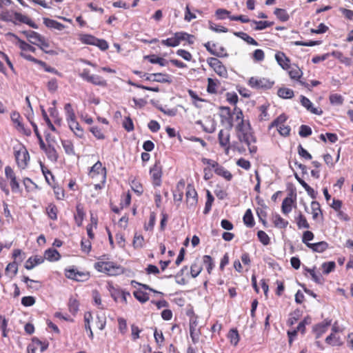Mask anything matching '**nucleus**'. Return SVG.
Listing matches in <instances>:
<instances>
[{
    "label": "nucleus",
    "mask_w": 353,
    "mask_h": 353,
    "mask_svg": "<svg viewBox=\"0 0 353 353\" xmlns=\"http://www.w3.org/2000/svg\"><path fill=\"white\" fill-rule=\"evenodd\" d=\"M95 269L109 276H117L123 272V268L112 261H99L94 264Z\"/></svg>",
    "instance_id": "f257e3e1"
},
{
    "label": "nucleus",
    "mask_w": 353,
    "mask_h": 353,
    "mask_svg": "<svg viewBox=\"0 0 353 353\" xmlns=\"http://www.w3.org/2000/svg\"><path fill=\"white\" fill-rule=\"evenodd\" d=\"M238 138L241 143H245L248 145L250 154L256 152L257 147L252 144L256 143V139L252 130L244 134H238Z\"/></svg>",
    "instance_id": "f03ea898"
},
{
    "label": "nucleus",
    "mask_w": 353,
    "mask_h": 353,
    "mask_svg": "<svg viewBox=\"0 0 353 353\" xmlns=\"http://www.w3.org/2000/svg\"><path fill=\"white\" fill-rule=\"evenodd\" d=\"M207 63L219 76L221 77H228L226 68L218 59L215 57H209L207 59Z\"/></svg>",
    "instance_id": "7ed1b4c3"
},
{
    "label": "nucleus",
    "mask_w": 353,
    "mask_h": 353,
    "mask_svg": "<svg viewBox=\"0 0 353 353\" xmlns=\"http://www.w3.org/2000/svg\"><path fill=\"white\" fill-rule=\"evenodd\" d=\"M150 174L152 179V184L154 187H159L161 185L162 166L160 161L155 162L154 165L150 170Z\"/></svg>",
    "instance_id": "20e7f679"
},
{
    "label": "nucleus",
    "mask_w": 353,
    "mask_h": 353,
    "mask_svg": "<svg viewBox=\"0 0 353 353\" xmlns=\"http://www.w3.org/2000/svg\"><path fill=\"white\" fill-rule=\"evenodd\" d=\"M248 84L255 89H269L272 86L273 82L265 78L251 77L249 79Z\"/></svg>",
    "instance_id": "39448f33"
},
{
    "label": "nucleus",
    "mask_w": 353,
    "mask_h": 353,
    "mask_svg": "<svg viewBox=\"0 0 353 353\" xmlns=\"http://www.w3.org/2000/svg\"><path fill=\"white\" fill-rule=\"evenodd\" d=\"M6 177L10 180V185L13 192H18L20 191V186L14 170L10 166L5 168Z\"/></svg>",
    "instance_id": "423d86ee"
},
{
    "label": "nucleus",
    "mask_w": 353,
    "mask_h": 353,
    "mask_svg": "<svg viewBox=\"0 0 353 353\" xmlns=\"http://www.w3.org/2000/svg\"><path fill=\"white\" fill-rule=\"evenodd\" d=\"M206 50L212 55L218 57H225L228 54L225 52V49L223 46H218L216 43L207 42L204 44Z\"/></svg>",
    "instance_id": "0eeeda50"
},
{
    "label": "nucleus",
    "mask_w": 353,
    "mask_h": 353,
    "mask_svg": "<svg viewBox=\"0 0 353 353\" xmlns=\"http://www.w3.org/2000/svg\"><path fill=\"white\" fill-rule=\"evenodd\" d=\"M65 275L68 279L77 281H83L87 280L89 277V274L88 273L78 271L74 268L66 269Z\"/></svg>",
    "instance_id": "6e6552de"
},
{
    "label": "nucleus",
    "mask_w": 353,
    "mask_h": 353,
    "mask_svg": "<svg viewBox=\"0 0 353 353\" xmlns=\"http://www.w3.org/2000/svg\"><path fill=\"white\" fill-rule=\"evenodd\" d=\"M221 121L226 122L228 125V130H230L233 127V121H234V111L232 112L230 108L228 107H221Z\"/></svg>",
    "instance_id": "1a4fd4ad"
},
{
    "label": "nucleus",
    "mask_w": 353,
    "mask_h": 353,
    "mask_svg": "<svg viewBox=\"0 0 353 353\" xmlns=\"http://www.w3.org/2000/svg\"><path fill=\"white\" fill-rule=\"evenodd\" d=\"M15 158L17 165L19 168L24 169L30 159V156L26 149H23L15 152Z\"/></svg>",
    "instance_id": "9d476101"
},
{
    "label": "nucleus",
    "mask_w": 353,
    "mask_h": 353,
    "mask_svg": "<svg viewBox=\"0 0 353 353\" xmlns=\"http://www.w3.org/2000/svg\"><path fill=\"white\" fill-rule=\"evenodd\" d=\"M66 121L70 129L74 132V134L79 138L83 137V129L81 128L79 123L77 121L76 116L68 118L66 119Z\"/></svg>",
    "instance_id": "9b49d317"
},
{
    "label": "nucleus",
    "mask_w": 353,
    "mask_h": 353,
    "mask_svg": "<svg viewBox=\"0 0 353 353\" xmlns=\"http://www.w3.org/2000/svg\"><path fill=\"white\" fill-rule=\"evenodd\" d=\"M300 102H301V105L304 108H305L307 111L310 112L311 113H312L314 114H316V115H321L323 114L322 110L314 108L313 106V103L306 97L301 95Z\"/></svg>",
    "instance_id": "f8f14e48"
},
{
    "label": "nucleus",
    "mask_w": 353,
    "mask_h": 353,
    "mask_svg": "<svg viewBox=\"0 0 353 353\" xmlns=\"http://www.w3.org/2000/svg\"><path fill=\"white\" fill-rule=\"evenodd\" d=\"M330 325L331 321L328 319H325L321 323L316 325L313 328V331L316 334V338H320L325 332H327Z\"/></svg>",
    "instance_id": "ddd939ff"
},
{
    "label": "nucleus",
    "mask_w": 353,
    "mask_h": 353,
    "mask_svg": "<svg viewBox=\"0 0 353 353\" xmlns=\"http://www.w3.org/2000/svg\"><path fill=\"white\" fill-rule=\"evenodd\" d=\"M186 199L188 205L190 207L194 206L197 203V193L190 184L187 186Z\"/></svg>",
    "instance_id": "4468645a"
},
{
    "label": "nucleus",
    "mask_w": 353,
    "mask_h": 353,
    "mask_svg": "<svg viewBox=\"0 0 353 353\" xmlns=\"http://www.w3.org/2000/svg\"><path fill=\"white\" fill-rule=\"evenodd\" d=\"M181 34H180V32H176L174 33V35L173 37L163 39L161 41V43L162 45L168 46V47L178 46L181 41V39H183V37H180Z\"/></svg>",
    "instance_id": "2eb2a0df"
},
{
    "label": "nucleus",
    "mask_w": 353,
    "mask_h": 353,
    "mask_svg": "<svg viewBox=\"0 0 353 353\" xmlns=\"http://www.w3.org/2000/svg\"><path fill=\"white\" fill-rule=\"evenodd\" d=\"M22 33L28 39L29 41L37 46L40 41L44 38L40 34L32 30L23 31Z\"/></svg>",
    "instance_id": "dca6fc26"
},
{
    "label": "nucleus",
    "mask_w": 353,
    "mask_h": 353,
    "mask_svg": "<svg viewBox=\"0 0 353 353\" xmlns=\"http://www.w3.org/2000/svg\"><path fill=\"white\" fill-rule=\"evenodd\" d=\"M6 36L12 37H14L15 39H17L18 41V43H19V46L22 51H30L32 52H35L36 49L34 47L30 46L26 41L19 39L15 34L12 33V32H8L6 34Z\"/></svg>",
    "instance_id": "f3484780"
},
{
    "label": "nucleus",
    "mask_w": 353,
    "mask_h": 353,
    "mask_svg": "<svg viewBox=\"0 0 353 353\" xmlns=\"http://www.w3.org/2000/svg\"><path fill=\"white\" fill-rule=\"evenodd\" d=\"M295 201L296 196L293 199L291 195L285 198L281 205L282 212L285 214H289L292 210V204L295 202Z\"/></svg>",
    "instance_id": "a211bd4d"
},
{
    "label": "nucleus",
    "mask_w": 353,
    "mask_h": 353,
    "mask_svg": "<svg viewBox=\"0 0 353 353\" xmlns=\"http://www.w3.org/2000/svg\"><path fill=\"white\" fill-rule=\"evenodd\" d=\"M275 59L279 65L284 70H288L290 67V59L282 52H278L275 54Z\"/></svg>",
    "instance_id": "6ab92c4d"
},
{
    "label": "nucleus",
    "mask_w": 353,
    "mask_h": 353,
    "mask_svg": "<svg viewBox=\"0 0 353 353\" xmlns=\"http://www.w3.org/2000/svg\"><path fill=\"white\" fill-rule=\"evenodd\" d=\"M44 261V259L41 256H34L30 257L26 262L25 268L27 270H32L36 265L42 263Z\"/></svg>",
    "instance_id": "aec40b11"
},
{
    "label": "nucleus",
    "mask_w": 353,
    "mask_h": 353,
    "mask_svg": "<svg viewBox=\"0 0 353 353\" xmlns=\"http://www.w3.org/2000/svg\"><path fill=\"white\" fill-rule=\"evenodd\" d=\"M219 143L221 147H227L228 150L229 143H230V133L228 132L221 130L218 134Z\"/></svg>",
    "instance_id": "412c9836"
},
{
    "label": "nucleus",
    "mask_w": 353,
    "mask_h": 353,
    "mask_svg": "<svg viewBox=\"0 0 353 353\" xmlns=\"http://www.w3.org/2000/svg\"><path fill=\"white\" fill-rule=\"evenodd\" d=\"M43 23L46 27L49 28H52L60 31L63 30L65 28L63 24L48 18H43Z\"/></svg>",
    "instance_id": "4be33fe9"
},
{
    "label": "nucleus",
    "mask_w": 353,
    "mask_h": 353,
    "mask_svg": "<svg viewBox=\"0 0 353 353\" xmlns=\"http://www.w3.org/2000/svg\"><path fill=\"white\" fill-rule=\"evenodd\" d=\"M307 248L314 252L321 253L327 249L328 243L325 241H320L312 244H308Z\"/></svg>",
    "instance_id": "5701e85b"
},
{
    "label": "nucleus",
    "mask_w": 353,
    "mask_h": 353,
    "mask_svg": "<svg viewBox=\"0 0 353 353\" xmlns=\"http://www.w3.org/2000/svg\"><path fill=\"white\" fill-rule=\"evenodd\" d=\"M288 73L292 79L299 80L303 75L301 70L296 65L290 66L288 68Z\"/></svg>",
    "instance_id": "b1692460"
},
{
    "label": "nucleus",
    "mask_w": 353,
    "mask_h": 353,
    "mask_svg": "<svg viewBox=\"0 0 353 353\" xmlns=\"http://www.w3.org/2000/svg\"><path fill=\"white\" fill-rule=\"evenodd\" d=\"M60 257L59 252L55 249H48L44 253V258L50 261H58Z\"/></svg>",
    "instance_id": "393cba45"
},
{
    "label": "nucleus",
    "mask_w": 353,
    "mask_h": 353,
    "mask_svg": "<svg viewBox=\"0 0 353 353\" xmlns=\"http://www.w3.org/2000/svg\"><path fill=\"white\" fill-rule=\"evenodd\" d=\"M272 219L275 227L278 228H285L288 225V221L283 219L278 214H273Z\"/></svg>",
    "instance_id": "a878e982"
},
{
    "label": "nucleus",
    "mask_w": 353,
    "mask_h": 353,
    "mask_svg": "<svg viewBox=\"0 0 353 353\" xmlns=\"http://www.w3.org/2000/svg\"><path fill=\"white\" fill-rule=\"evenodd\" d=\"M47 155L48 158L51 161H57L58 159V154L54 147L50 144L48 145V147L43 150Z\"/></svg>",
    "instance_id": "bb28decb"
},
{
    "label": "nucleus",
    "mask_w": 353,
    "mask_h": 353,
    "mask_svg": "<svg viewBox=\"0 0 353 353\" xmlns=\"http://www.w3.org/2000/svg\"><path fill=\"white\" fill-rule=\"evenodd\" d=\"M243 221L244 224L248 228H252L254 225L255 223H254L252 212L250 209H248L245 211V214L243 217Z\"/></svg>",
    "instance_id": "cd10ccee"
},
{
    "label": "nucleus",
    "mask_w": 353,
    "mask_h": 353,
    "mask_svg": "<svg viewBox=\"0 0 353 353\" xmlns=\"http://www.w3.org/2000/svg\"><path fill=\"white\" fill-rule=\"evenodd\" d=\"M214 172L227 181H230L232 179V174L230 173V172L225 169V168L222 165H219L218 168L214 170Z\"/></svg>",
    "instance_id": "c85d7f7f"
},
{
    "label": "nucleus",
    "mask_w": 353,
    "mask_h": 353,
    "mask_svg": "<svg viewBox=\"0 0 353 353\" xmlns=\"http://www.w3.org/2000/svg\"><path fill=\"white\" fill-rule=\"evenodd\" d=\"M90 172H94L97 174H100L101 172L103 174V181L104 183L105 181V174H106V168L102 166V163L101 161H98L95 164L93 165V166L90 168Z\"/></svg>",
    "instance_id": "c756f323"
},
{
    "label": "nucleus",
    "mask_w": 353,
    "mask_h": 353,
    "mask_svg": "<svg viewBox=\"0 0 353 353\" xmlns=\"http://www.w3.org/2000/svg\"><path fill=\"white\" fill-rule=\"evenodd\" d=\"M236 128L239 134H244L252 130L250 122H245L244 120H241V121L238 123Z\"/></svg>",
    "instance_id": "7c9ffc66"
},
{
    "label": "nucleus",
    "mask_w": 353,
    "mask_h": 353,
    "mask_svg": "<svg viewBox=\"0 0 353 353\" xmlns=\"http://www.w3.org/2000/svg\"><path fill=\"white\" fill-rule=\"evenodd\" d=\"M234 34L241 39L246 41L248 44L253 46H258L257 41H256L252 37H250L248 34L243 32H235Z\"/></svg>",
    "instance_id": "2f4dec72"
},
{
    "label": "nucleus",
    "mask_w": 353,
    "mask_h": 353,
    "mask_svg": "<svg viewBox=\"0 0 353 353\" xmlns=\"http://www.w3.org/2000/svg\"><path fill=\"white\" fill-rule=\"evenodd\" d=\"M79 40L84 44L94 46L97 41V37L91 34H83L79 36Z\"/></svg>",
    "instance_id": "473e14b6"
},
{
    "label": "nucleus",
    "mask_w": 353,
    "mask_h": 353,
    "mask_svg": "<svg viewBox=\"0 0 353 353\" xmlns=\"http://www.w3.org/2000/svg\"><path fill=\"white\" fill-rule=\"evenodd\" d=\"M89 83H92L95 85L106 86L107 82L101 77L96 74H92L89 81Z\"/></svg>",
    "instance_id": "72a5a7b5"
},
{
    "label": "nucleus",
    "mask_w": 353,
    "mask_h": 353,
    "mask_svg": "<svg viewBox=\"0 0 353 353\" xmlns=\"http://www.w3.org/2000/svg\"><path fill=\"white\" fill-rule=\"evenodd\" d=\"M57 208L53 203H50L46 208V212L48 214V216L52 220L57 219Z\"/></svg>",
    "instance_id": "f704fd0d"
},
{
    "label": "nucleus",
    "mask_w": 353,
    "mask_h": 353,
    "mask_svg": "<svg viewBox=\"0 0 353 353\" xmlns=\"http://www.w3.org/2000/svg\"><path fill=\"white\" fill-rule=\"evenodd\" d=\"M133 294L134 296L141 303H144L149 300L148 294L141 290H135L133 292Z\"/></svg>",
    "instance_id": "c9c22d12"
},
{
    "label": "nucleus",
    "mask_w": 353,
    "mask_h": 353,
    "mask_svg": "<svg viewBox=\"0 0 353 353\" xmlns=\"http://www.w3.org/2000/svg\"><path fill=\"white\" fill-rule=\"evenodd\" d=\"M250 21L256 25V27L254 28L255 30H263L268 27L272 26L274 24L273 22H270V21H258L252 20Z\"/></svg>",
    "instance_id": "e433bc0d"
},
{
    "label": "nucleus",
    "mask_w": 353,
    "mask_h": 353,
    "mask_svg": "<svg viewBox=\"0 0 353 353\" xmlns=\"http://www.w3.org/2000/svg\"><path fill=\"white\" fill-rule=\"evenodd\" d=\"M274 14L280 21L283 22L287 21L290 18L289 14L285 9L276 8L274 10Z\"/></svg>",
    "instance_id": "4c0bfd02"
},
{
    "label": "nucleus",
    "mask_w": 353,
    "mask_h": 353,
    "mask_svg": "<svg viewBox=\"0 0 353 353\" xmlns=\"http://www.w3.org/2000/svg\"><path fill=\"white\" fill-rule=\"evenodd\" d=\"M63 148L66 154L69 155H74L75 154L74 145L70 140H61Z\"/></svg>",
    "instance_id": "58836bf2"
},
{
    "label": "nucleus",
    "mask_w": 353,
    "mask_h": 353,
    "mask_svg": "<svg viewBox=\"0 0 353 353\" xmlns=\"http://www.w3.org/2000/svg\"><path fill=\"white\" fill-rule=\"evenodd\" d=\"M145 59H148L151 63H157L159 64L161 66H165L166 65V60L157 57L154 54L152 55H148L144 57Z\"/></svg>",
    "instance_id": "ea45409f"
},
{
    "label": "nucleus",
    "mask_w": 353,
    "mask_h": 353,
    "mask_svg": "<svg viewBox=\"0 0 353 353\" xmlns=\"http://www.w3.org/2000/svg\"><path fill=\"white\" fill-rule=\"evenodd\" d=\"M277 94L283 99H291L294 97V91L292 89L286 88L279 89Z\"/></svg>",
    "instance_id": "a19ab883"
},
{
    "label": "nucleus",
    "mask_w": 353,
    "mask_h": 353,
    "mask_svg": "<svg viewBox=\"0 0 353 353\" xmlns=\"http://www.w3.org/2000/svg\"><path fill=\"white\" fill-rule=\"evenodd\" d=\"M154 81L159 83H171L170 76L168 74L155 73Z\"/></svg>",
    "instance_id": "79ce46f5"
},
{
    "label": "nucleus",
    "mask_w": 353,
    "mask_h": 353,
    "mask_svg": "<svg viewBox=\"0 0 353 353\" xmlns=\"http://www.w3.org/2000/svg\"><path fill=\"white\" fill-rule=\"evenodd\" d=\"M219 81H214L212 78L208 79L207 92L210 94H215L217 92V86Z\"/></svg>",
    "instance_id": "37998d69"
},
{
    "label": "nucleus",
    "mask_w": 353,
    "mask_h": 353,
    "mask_svg": "<svg viewBox=\"0 0 353 353\" xmlns=\"http://www.w3.org/2000/svg\"><path fill=\"white\" fill-rule=\"evenodd\" d=\"M228 339L232 345L236 346L239 341V334L238 331L235 329L230 330L228 333Z\"/></svg>",
    "instance_id": "c03bdc74"
},
{
    "label": "nucleus",
    "mask_w": 353,
    "mask_h": 353,
    "mask_svg": "<svg viewBox=\"0 0 353 353\" xmlns=\"http://www.w3.org/2000/svg\"><path fill=\"white\" fill-rule=\"evenodd\" d=\"M203 261L204 265H205L208 272L210 274L214 267V263L212 258L209 255H205L203 257Z\"/></svg>",
    "instance_id": "a18cd8bd"
},
{
    "label": "nucleus",
    "mask_w": 353,
    "mask_h": 353,
    "mask_svg": "<svg viewBox=\"0 0 353 353\" xmlns=\"http://www.w3.org/2000/svg\"><path fill=\"white\" fill-rule=\"evenodd\" d=\"M206 123L208 125L203 126V130L207 133H213L216 130V121L213 119L208 118Z\"/></svg>",
    "instance_id": "49530a36"
},
{
    "label": "nucleus",
    "mask_w": 353,
    "mask_h": 353,
    "mask_svg": "<svg viewBox=\"0 0 353 353\" xmlns=\"http://www.w3.org/2000/svg\"><path fill=\"white\" fill-rule=\"evenodd\" d=\"M329 99L330 103L334 105H341L343 103V97L339 94H331Z\"/></svg>",
    "instance_id": "de8ad7c7"
},
{
    "label": "nucleus",
    "mask_w": 353,
    "mask_h": 353,
    "mask_svg": "<svg viewBox=\"0 0 353 353\" xmlns=\"http://www.w3.org/2000/svg\"><path fill=\"white\" fill-rule=\"evenodd\" d=\"M296 224L299 229H308L310 228V225L307 223L306 218L301 213H300L298 217L296 218Z\"/></svg>",
    "instance_id": "09e8293b"
},
{
    "label": "nucleus",
    "mask_w": 353,
    "mask_h": 353,
    "mask_svg": "<svg viewBox=\"0 0 353 353\" xmlns=\"http://www.w3.org/2000/svg\"><path fill=\"white\" fill-rule=\"evenodd\" d=\"M268 105H262L259 107V110L261 112L259 115V120L260 121H267L269 119V114L268 113Z\"/></svg>",
    "instance_id": "8fccbe9b"
},
{
    "label": "nucleus",
    "mask_w": 353,
    "mask_h": 353,
    "mask_svg": "<svg viewBox=\"0 0 353 353\" xmlns=\"http://www.w3.org/2000/svg\"><path fill=\"white\" fill-rule=\"evenodd\" d=\"M14 20L15 21H12L13 23L14 24H17V21H19V22H21V23H29V17L26 16V15H23L21 13H19V12H14Z\"/></svg>",
    "instance_id": "3c124183"
},
{
    "label": "nucleus",
    "mask_w": 353,
    "mask_h": 353,
    "mask_svg": "<svg viewBox=\"0 0 353 353\" xmlns=\"http://www.w3.org/2000/svg\"><path fill=\"white\" fill-rule=\"evenodd\" d=\"M257 236L260 242L264 245H268L270 243V239L268 235L263 230L257 232Z\"/></svg>",
    "instance_id": "603ef678"
},
{
    "label": "nucleus",
    "mask_w": 353,
    "mask_h": 353,
    "mask_svg": "<svg viewBox=\"0 0 353 353\" xmlns=\"http://www.w3.org/2000/svg\"><path fill=\"white\" fill-rule=\"evenodd\" d=\"M90 131L97 139L103 140L105 139V135L100 128L93 126L90 128Z\"/></svg>",
    "instance_id": "864d4df0"
},
{
    "label": "nucleus",
    "mask_w": 353,
    "mask_h": 353,
    "mask_svg": "<svg viewBox=\"0 0 353 353\" xmlns=\"http://www.w3.org/2000/svg\"><path fill=\"white\" fill-rule=\"evenodd\" d=\"M311 208L312 210V218L316 219L318 217L319 214L321 213L320 204L317 201H312L311 203Z\"/></svg>",
    "instance_id": "5fc2aeb1"
},
{
    "label": "nucleus",
    "mask_w": 353,
    "mask_h": 353,
    "mask_svg": "<svg viewBox=\"0 0 353 353\" xmlns=\"http://www.w3.org/2000/svg\"><path fill=\"white\" fill-rule=\"evenodd\" d=\"M336 267V264L334 261L325 262L322 264V268L323 270V273L325 274H328L331 272H332Z\"/></svg>",
    "instance_id": "6e6d98bb"
},
{
    "label": "nucleus",
    "mask_w": 353,
    "mask_h": 353,
    "mask_svg": "<svg viewBox=\"0 0 353 353\" xmlns=\"http://www.w3.org/2000/svg\"><path fill=\"white\" fill-rule=\"evenodd\" d=\"M32 342L33 344H35L37 347L40 346L41 352H43L48 347V342L47 341H41L37 337H33L32 339Z\"/></svg>",
    "instance_id": "4d7b16f0"
},
{
    "label": "nucleus",
    "mask_w": 353,
    "mask_h": 353,
    "mask_svg": "<svg viewBox=\"0 0 353 353\" xmlns=\"http://www.w3.org/2000/svg\"><path fill=\"white\" fill-rule=\"evenodd\" d=\"M37 46L44 52H46L47 54H54V51L53 50H47L50 47V43H49V42L45 38H43Z\"/></svg>",
    "instance_id": "13d9d810"
},
{
    "label": "nucleus",
    "mask_w": 353,
    "mask_h": 353,
    "mask_svg": "<svg viewBox=\"0 0 353 353\" xmlns=\"http://www.w3.org/2000/svg\"><path fill=\"white\" fill-rule=\"evenodd\" d=\"M312 129L306 125H301L299 128V134L302 137H307L312 134Z\"/></svg>",
    "instance_id": "bf43d9fd"
},
{
    "label": "nucleus",
    "mask_w": 353,
    "mask_h": 353,
    "mask_svg": "<svg viewBox=\"0 0 353 353\" xmlns=\"http://www.w3.org/2000/svg\"><path fill=\"white\" fill-rule=\"evenodd\" d=\"M96 325L100 330H103L106 325V318L104 314L97 315Z\"/></svg>",
    "instance_id": "052dcab7"
},
{
    "label": "nucleus",
    "mask_w": 353,
    "mask_h": 353,
    "mask_svg": "<svg viewBox=\"0 0 353 353\" xmlns=\"http://www.w3.org/2000/svg\"><path fill=\"white\" fill-rule=\"evenodd\" d=\"M314 237V234L309 230H307L303 232V236H302V242L306 245L307 247L308 244H312V243H310V241L313 240Z\"/></svg>",
    "instance_id": "680f3d73"
},
{
    "label": "nucleus",
    "mask_w": 353,
    "mask_h": 353,
    "mask_svg": "<svg viewBox=\"0 0 353 353\" xmlns=\"http://www.w3.org/2000/svg\"><path fill=\"white\" fill-rule=\"evenodd\" d=\"M325 342L332 346L338 345L340 344L339 338L336 337L334 333H331L326 337Z\"/></svg>",
    "instance_id": "e2e57ef3"
},
{
    "label": "nucleus",
    "mask_w": 353,
    "mask_h": 353,
    "mask_svg": "<svg viewBox=\"0 0 353 353\" xmlns=\"http://www.w3.org/2000/svg\"><path fill=\"white\" fill-rule=\"evenodd\" d=\"M209 28L212 30L214 32H228V29L221 26H217L216 24L210 21L209 22Z\"/></svg>",
    "instance_id": "0e129e2a"
},
{
    "label": "nucleus",
    "mask_w": 353,
    "mask_h": 353,
    "mask_svg": "<svg viewBox=\"0 0 353 353\" xmlns=\"http://www.w3.org/2000/svg\"><path fill=\"white\" fill-rule=\"evenodd\" d=\"M119 324V330L122 334H124L126 333L128 327L126 320L122 317H119L117 319Z\"/></svg>",
    "instance_id": "69168bd1"
},
{
    "label": "nucleus",
    "mask_w": 353,
    "mask_h": 353,
    "mask_svg": "<svg viewBox=\"0 0 353 353\" xmlns=\"http://www.w3.org/2000/svg\"><path fill=\"white\" fill-rule=\"evenodd\" d=\"M35 303V299L32 296H23L21 299V304L25 307H30Z\"/></svg>",
    "instance_id": "338daca9"
},
{
    "label": "nucleus",
    "mask_w": 353,
    "mask_h": 353,
    "mask_svg": "<svg viewBox=\"0 0 353 353\" xmlns=\"http://www.w3.org/2000/svg\"><path fill=\"white\" fill-rule=\"evenodd\" d=\"M69 311L75 314L79 310V303L75 299H70L68 304Z\"/></svg>",
    "instance_id": "774afa93"
}]
</instances>
